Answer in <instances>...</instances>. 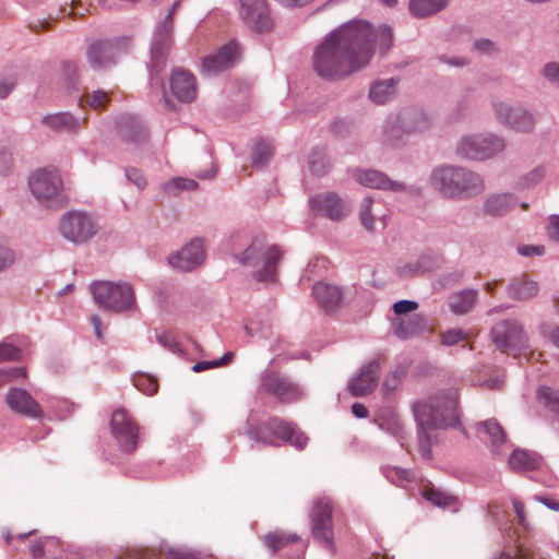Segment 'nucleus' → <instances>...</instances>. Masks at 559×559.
<instances>
[{"label": "nucleus", "instance_id": "1", "mask_svg": "<svg viewBox=\"0 0 559 559\" xmlns=\"http://www.w3.org/2000/svg\"><path fill=\"white\" fill-rule=\"evenodd\" d=\"M393 43L388 24L378 27L365 20H352L329 33L316 47L312 67L321 79L340 81L366 68L376 47L386 53Z\"/></svg>", "mask_w": 559, "mask_h": 559}, {"label": "nucleus", "instance_id": "2", "mask_svg": "<svg viewBox=\"0 0 559 559\" xmlns=\"http://www.w3.org/2000/svg\"><path fill=\"white\" fill-rule=\"evenodd\" d=\"M428 182L442 198L452 201L475 198L486 189L480 174L456 165H441L433 168Z\"/></svg>", "mask_w": 559, "mask_h": 559}, {"label": "nucleus", "instance_id": "3", "mask_svg": "<svg viewBox=\"0 0 559 559\" xmlns=\"http://www.w3.org/2000/svg\"><path fill=\"white\" fill-rule=\"evenodd\" d=\"M418 425V447L421 456L429 460L431 456V438L429 430L442 429L456 423L454 404L452 401H442L438 397L419 401L414 406Z\"/></svg>", "mask_w": 559, "mask_h": 559}, {"label": "nucleus", "instance_id": "4", "mask_svg": "<svg viewBox=\"0 0 559 559\" xmlns=\"http://www.w3.org/2000/svg\"><path fill=\"white\" fill-rule=\"evenodd\" d=\"M174 43V25L159 21L153 31L150 56L151 60L147 66L151 87H156L163 94L165 106L171 108V102L165 94L164 82L158 78L159 73L165 69L169 51Z\"/></svg>", "mask_w": 559, "mask_h": 559}, {"label": "nucleus", "instance_id": "5", "mask_svg": "<svg viewBox=\"0 0 559 559\" xmlns=\"http://www.w3.org/2000/svg\"><path fill=\"white\" fill-rule=\"evenodd\" d=\"M249 438L258 443L265 445H277V441L290 443L292 445L304 449L308 442V437L295 429V427L282 418L271 417L265 421L251 426L247 430Z\"/></svg>", "mask_w": 559, "mask_h": 559}, {"label": "nucleus", "instance_id": "6", "mask_svg": "<svg viewBox=\"0 0 559 559\" xmlns=\"http://www.w3.org/2000/svg\"><path fill=\"white\" fill-rule=\"evenodd\" d=\"M91 290L95 302L100 308L114 312L126 311L134 302V293L128 283L98 281L92 284Z\"/></svg>", "mask_w": 559, "mask_h": 559}, {"label": "nucleus", "instance_id": "7", "mask_svg": "<svg viewBox=\"0 0 559 559\" xmlns=\"http://www.w3.org/2000/svg\"><path fill=\"white\" fill-rule=\"evenodd\" d=\"M506 147L504 140L495 134L463 136L456 145V154L467 160L481 162L492 158Z\"/></svg>", "mask_w": 559, "mask_h": 559}, {"label": "nucleus", "instance_id": "8", "mask_svg": "<svg viewBox=\"0 0 559 559\" xmlns=\"http://www.w3.org/2000/svg\"><path fill=\"white\" fill-rule=\"evenodd\" d=\"M333 511V501L322 496L313 500L309 514L313 538L326 548H333L334 543Z\"/></svg>", "mask_w": 559, "mask_h": 559}, {"label": "nucleus", "instance_id": "9", "mask_svg": "<svg viewBox=\"0 0 559 559\" xmlns=\"http://www.w3.org/2000/svg\"><path fill=\"white\" fill-rule=\"evenodd\" d=\"M59 230L71 242H87L97 233L92 215L83 211H69L60 219Z\"/></svg>", "mask_w": 559, "mask_h": 559}, {"label": "nucleus", "instance_id": "10", "mask_svg": "<svg viewBox=\"0 0 559 559\" xmlns=\"http://www.w3.org/2000/svg\"><path fill=\"white\" fill-rule=\"evenodd\" d=\"M127 44L128 39L121 37L92 41L86 49L90 67L95 71H103L116 66L121 48Z\"/></svg>", "mask_w": 559, "mask_h": 559}, {"label": "nucleus", "instance_id": "11", "mask_svg": "<svg viewBox=\"0 0 559 559\" xmlns=\"http://www.w3.org/2000/svg\"><path fill=\"white\" fill-rule=\"evenodd\" d=\"M280 259L277 247H246L241 253L239 262L247 266L255 269L254 276L259 281L269 280L274 270L275 263Z\"/></svg>", "mask_w": 559, "mask_h": 559}, {"label": "nucleus", "instance_id": "12", "mask_svg": "<svg viewBox=\"0 0 559 559\" xmlns=\"http://www.w3.org/2000/svg\"><path fill=\"white\" fill-rule=\"evenodd\" d=\"M492 108L497 119L508 128L521 132L531 133L536 126V119L532 111L524 107H512L501 100H493Z\"/></svg>", "mask_w": 559, "mask_h": 559}, {"label": "nucleus", "instance_id": "13", "mask_svg": "<svg viewBox=\"0 0 559 559\" xmlns=\"http://www.w3.org/2000/svg\"><path fill=\"white\" fill-rule=\"evenodd\" d=\"M32 194L41 203L50 206L60 198L62 181L57 171L40 169L28 180Z\"/></svg>", "mask_w": 559, "mask_h": 559}, {"label": "nucleus", "instance_id": "14", "mask_svg": "<svg viewBox=\"0 0 559 559\" xmlns=\"http://www.w3.org/2000/svg\"><path fill=\"white\" fill-rule=\"evenodd\" d=\"M492 341L497 348L516 357L526 348L525 337L521 325L516 322L503 321L491 331Z\"/></svg>", "mask_w": 559, "mask_h": 559}, {"label": "nucleus", "instance_id": "15", "mask_svg": "<svg viewBox=\"0 0 559 559\" xmlns=\"http://www.w3.org/2000/svg\"><path fill=\"white\" fill-rule=\"evenodd\" d=\"M310 210L317 216H323L334 222L344 219L352 211L348 200L342 199L334 192L314 194L309 199Z\"/></svg>", "mask_w": 559, "mask_h": 559}, {"label": "nucleus", "instance_id": "16", "mask_svg": "<svg viewBox=\"0 0 559 559\" xmlns=\"http://www.w3.org/2000/svg\"><path fill=\"white\" fill-rule=\"evenodd\" d=\"M262 389L282 403H294L302 399V390L286 377L267 370L261 374Z\"/></svg>", "mask_w": 559, "mask_h": 559}, {"label": "nucleus", "instance_id": "17", "mask_svg": "<svg viewBox=\"0 0 559 559\" xmlns=\"http://www.w3.org/2000/svg\"><path fill=\"white\" fill-rule=\"evenodd\" d=\"M239 15L253 32L265 33L273 27L266 0H240Z\"/></svg>", "mask_w": 559, "mask_h": 559}, {"label": "nucleus", "instance_id": "18", "mask_svg": "<svg viewBox=\"0 0 559 559\" xmlns=\"http://www.w3.org/2000/svg\"><path fill=\"white\" fill-rule=\"evenodd\" d=\"M111 432L126 452H133L138 447L139 428L123 408L116 409L111 415Z\"/></svg>", "mask_w": 559, "mask_h": 559}, {"label": "nucleus", "instance_id": "19", "mask_svg": "<svg viewBox=\"0 0 559 559\" xmlns=\"http://www.w3.org/2000/svg\"><path fill=\"white\" fill-rule=\"evenodd\" d=\"M356 180L370 189H379L392 192H408L419 194L420 189L417 187H407L404 182L390 179L384 173L376 169H359L356 171Z\"/></svg>", "mask_w": 559, "mask_h": 559}, {"label": "nucleus", "instance_id": "20", "mask_svg": "<svg viewBox=\"0 0 559 559\" xmlns=\"http://www.w3.org/2000/svg\"><path fill=\"white\" fill-rule=\"evenodd\" d=\"M237 58V43L231 40L223 45L215 53L204 57L201 70L207 76H215L233 68Z\"/></svg>", "mask_w": 559, "mask_h": 559}, {"label": "nucleus", "instance_id": "21", "mask_svg": "<svg viewBox=\"0 0 559 559\" xmlns=\"http://www.w3.org/2000/svg\"><path fill=\"white\" fill-rule=\"evenodd\" d=\"M173 95L181 103H190L195 98L197 85L194 75L181 68L175 69L169 78Z\"/></svg>", "mask_w": 559, "mask_h": 559}, {"label": "nucleus", "instance_id": "22", "mask_svg": "<svg viewBox=\"0 0 559 559\" xmlns=\"http://www.w3.org/2000/svg\"><path fill=\"white\" fill-rule=\"evenodd\" d=\"M380 371L381 367L378 360L365 365L357 377L350 381L348 385L350 393L355 396L371 393L378 384Z\"/></svg>", "mask_w": 559, "mask_h": 559}, {"label": "nucleus", "instance_id": "23", "mask_svg": "<svg viewBox=\"0 0 559 559\" xmlns=\"http://www.w3.org/2000/svg\"><path fill=\"white\" fill-rule=\"evenodd\" d=\"M86 121V117H76L69 111L45 115L41 123L55 132L76 134Z\"/></svg>", "mask_w": 559, "mask_h": 559}, {"label": "nucleus", "instance_id": "24", "mask_svg": "<svg viewBox=\"0 0 559 559\" xmlns=\"http://www.w3.org/2000/svg\"><path fill=\"white\" fill-rule=\"evenodd\" d=\"M5 400L9 407L17 414L32 418H40L43 416L40 405L25 390L11 389Z\"/></svg>", "mask_w": 559, "mask_h": 559}, {"label": "nucleus", "instance_id": "25", "mask_svg": "<svg viewBox=\"0 0 559 559\" xmlns=\"http://www.w3.org/2000/svg\"><path fill=\"white\" fill-rule=\"evenodd\" d=\"M119 136L129 144L140 145L147 139L146 130L139 117L121 115L116 121Z\"/></svg>", "mask_w": 559, "mask_h": 559}, {"label": "nucleus", "instance_id": "26", "mask_svg": "<svg viewBox=\"0 0 559 559\" xmlns=\"http://www.w3.org/2000/svg\"><path fill=\"white\" fill-rule=\"evenodd\" d=\"M397 116L406 134L425 132L432 124L431 118L419 107H406Z\"/></svg>", "mask_w": 559, "mask_h": 559}, {"label": "nucleus", "instance_id": "27", "mask_svg": "<svg viewBox=\"0 0 559 559\" xmlns=\"http://www.w3.org/2000/svg\"><path fill=\"white\" fill-rule=\"evenodd\" d=\"M205 260L203 247H181L168 258L169 263L179 271H191Z\"/></svg>", "mask_w": 559, "mask_h": 559}, {"label": "nucleus", "instance_id": "28", "mask_svg": "<svg viewBox=\"0 0 559 559\" xmlns=\"http://www.w3.org/2000/svg\"><path fill=\"white\" fill-rule=\"evenodd\" d=\"M516 205L518 198L513 193H492L485 199L483 212L488 216L501 217L510 213Z\"/></svg>", "mask_w": 559, "mask_h": 559}, {"label": "nucleus", "instance_id": "29", "mask_svg": "<svg viewBox=\"0 0 559 559\" xmlns=\"http://www.w3.org/2000/svg\"><path fill=\"white\" fill-rule=\"evenodd\" d=\"M430 330L429 322L421 314H414L407 319H397L393 322L394 334L406 340Z\"/></svg>", "mask_w": 559, "mask_h": 559}, {"label": "nucleus", "instance_id": "30", "mask_svg": "<svg viewBox=\"0 0 559 559\" xmlns=\"http://www.w3.org/2000/svg\"><path fill=\"white\" fill-rule=\"evenodd\" d=\"M397 84L399 81L393 78L377 81L369 90V98L377 105H383L394 98Z\"/></svg>", "mask_w": 559, "mask_h": 559}, {"label": "nucleus", "instance_id": "31", "mask_svg": "<svg viewBox=\"0 0 559 559\" xmlns=\"http://www.w3.org/2000/svg\"><path fill=\"white\" fill-rule=\"evenodd\" d=\"M539 464L540 457L525 450H514L509 459V465L515 472L534 471Z\"/></svg>", "mask_w": 559, "mask_h": 559}, {"label": "nucleus", "instance_id": "32", "mask_svg": "<svg viewBox=\"0 0 559 559\" xmlns=\"http://www.w3.org/2000/svg\"><path fill=\"white\" fill-rule=\"evenodd\" d=\"M313 295L324 309L334 308L341 300V290L337 286L326 283H317L313 286Z\"/></svg>", "mask_w": 559, "mask_h": 559}, {"label": "nucleus", "instance_id": "33", "mask_svg": "<svg viewBox=\"0 0 559 559\" xmlns=\"http://www.w3.org/2000/svg\"><path fill=\"white\" fill-rule=\"evenodd\" d=\"M449 0H409L408 9L413 16L428 17L443 10Z\"/></svg>", "mask_w": 559, "mask_h": 559}, {"label": "nucleus", "instance_id": "34", "mask_svg": "<svg viewBox=\"0 0 559 559\" xmlns=\"http://www.w3.org/2000/svg\"><path fill=\"white\" fill-rule=\"evenodd\" d=\"M406 131L402 128L399 116L389 117L382 127L383 142L388 145L395 146L403 141Z\"/></svg>", "mask_w": 559, "mask_h": 559}, {"label": "nucleus", "instance_id": "35", "mask_svg": "<svg viewBox=\"0 0 559 559\" xmlns=\"http://www.w3.org/2000/svg\"><path fill=\"white\" fill-rule=\"evenodd\" d=\"M477 292L466 289L451 297L450 307L455 314H464L474 306Z\"/></svg>", "mask_w": 559, "mask_h": 559}, {"label": "nucleus", "instance_id": "36", "mask_svg": "<svg viewBox=\"0 0 559 559\" xmlns=\"http://www.w3.org/2000/svg\"><path fill=\"white\" fill-rule=\"evenodd\" d=\"M538 292L537 283L528 280H514L509 288V293L516 299H528Z\"/></svg>", "mask_w": 559, "mask_h": 559}, {"label": "nucleus", "instance_id": "37", "mask_svg": "<svg viewBox=\"0 0 559 559\" xmlns=\"http://www.w3.org/2000/svg\"><path fill=\"white\" fill-rule=\"evenodd\" d=\"M310 171L317 176H324L330 168V162L324 148H316L313 150L308 159Z\"/></svg>", "mask_w": 559, "mask_h": 559}, {"label": "nucleus", "instance_id": "38", "mask_svg": "<svg viewBox=\"0 0 559 559\" xmlns=\"http://www.w3.org/2000/svg\"><path fill=\"white\" fill-rule=\"evenodd\" d=\"M199 187L193 179L177 177L162 185L164 192L177 195L181 191H193Z\"/></svg>", "mask_w": 559, "mask_h": 559}, {"label": "nucleus", "instance_id": "39", "mask_svg": "<svg viewBox=\"0 0 559 559\" xmlns=\"http://www.w3.org/2000/svg\"><path fill=\"white\" fill-rule=\"evenodd\" d=\"M423 496L432 504L441 508L451 507L455 502V498L432 486H425Z\"/></svg>", "mask_w": 559, "mask_h": 559}, {"label": "nucleus", "instance_id": "40", "mask_svg": "<svg viewBox=\"0 0 559 559\" xmlns=\"http://www.w3.org/2000/svg\"><path fill=\"white\" fill-rule=\"evenodd\" d=\"M478 432L486 435L495 447L502 443L506 439L502 427L495 419H488L481 423L479 425Z\"/></svg>", "mask_w": 559, "mask_h": 559}, {"label": "nucleus", "instance_id": "41", "mask_svg": "<svg viewBox=\"0 0 559 559\" xmlns=\"http://www.w3.org/2000/svg\"><path fill=\"white\" fill-rule=\"evenodd\" d=\"M271 156L272 147L267 142L260 140L252 146L251 159L254 167H264L270 160Z\"/></svg>", "mask_w": 559, "mask_h": 559}, {"label": "nucleus", "instance_id": "42", "mask_svg": "<svg viewBox=\"0 0 559 559\" xmlns=\"http://www.w3.org/2000/svg\"><path fill=\"white\" fill-rule=\"evenodd\" d=\"M406 369L402 366H397L393 370H391L383 380L381 389L382 393L384 395L393 393L402 383V380L404 379Z\"/></svg>", "mask_w": 559, "mask_h": 559}, {"label": "nucleus", "instance_id": "43", "mask_svg": "<svg viewBox=\"0 0 559 559\" xmlns=\"http://www.w3.org/2000/svg\"><path fill=\"white\" fill-rule=\"evenodd\" d=\"M372 204H373L372 197L367 195L362 199V202L360 204V210H359V219H360L362 226L365 227V229L368 231L374 230L376 219H374L373 215L371 214Z\"/></svg>", "mask_w": 559, "mask_h": 559}, {"label": "nucleus", "instance_id": "44", "mask_svg": "<svg viewBox=\"0 0 559 559\" xmlns=\"http://www.w3.org/2000/svg\"><path fill=\"white\" fill-rule=\"evenodd\" d=\"M134 386L146 395H154L158 390L157 380L148 374H138L133 378Z\"/></svg>", "mask_w": 559, "mask_h": 559}, {"label": "nucleus", "instance_id": "45", "mask_svg": "<svg viewBox=\"0 0 559 559\" xmlns=\"http://www.w3.org/2000/svg\"><path fill=\"white\" fill-rule=\"evenodd\" d=\"M546 175L545 166H537L526 175H524L520 180V186L522 188H531L539 183Z\"/></svg>", "mask_w": 559, "mask_h": 559}, {"label": "nucleus", "instance_id": "46", "mask_svg": "<svg viewBox=\"0 0 559 559\" xmlns=\"http://www.w3.org/2000/svg\"><path fill=\"white\" fill-rule=\"evenodd\" d=\"M473 50L485 56H493L499 52L497 44L488 38L475 39Z\"/></svg>", "mask_w": 559, "mask_h": 559}, {"label": "nucleus", "instance_id": "47", "mask_svg": "<svg viewBox=\"0 0 559 559\" xmlns=\"http://www.w3.org/2000/svg\"><path fill=\"white\" fill-rule=\"evenodd\" d=\"M124 175L127 180L134 185L139 190H144L147 186V180L142 170L135 167H126Z\"/></svg>", "mask_w": 559, "mask_h": 559}, {"label": "nucleus", "instance_id": "48", "mask_svg": "<svg viewBox=\"0 0 559 559\" xmlns=\"http://www.w3.org/2000/svg\"><path fill=\"white\" fill-rule=\"evenodd\" d=\"M109 100V95L103 90H96L86 96V104L95 109H103Z\"/></svg>", "mask_w": 559, "mask_h": 559}, {"label": "nucleus", "instance_id": "49", "mask_svg": "<svg viewBox=\"0 0 559 559\" xmlns=\"http://www.w3.org/2000/svg\"><path fill=\"white\" fill-rule=\"evenodd\" d=\"M294 540L295 538L293 536H286L283 534L267 535L265 537V544L270 549H272L273 552Z\"/></svg>", "mask_w": 559, "mask_h": 559}, {"label": "nucleus", "instance_id": "50", "mask_svg": "<svg viewBox=\"0 0 559 559\" xmlns=\"http://www.w3.org/2000/svg\"><path fill=\"white\" fill-rule=\"evenodd\" d=\"M467 337V334L459 329H453L444 332L442 334V344L445 346H452L457 344L461 341H464Z\"/></svg>", "mask_w": 559, "mask_h": 559}, {"label": "nucleus", "instance_id": "51", "mask_svg": "<svg viewBox=\"0 0 559 559\" xmlns=\"http://www.w3.org/2000/svg\"><path fill=\"white\" fill-rule=\"evenodd\" d=\"M439 266V260L432 257H423L420 260L416 262L414 265V272L425 273L433 271Z\"/></svg>", "mask_w": 559, "mask_h": 559}, {"label": "nucleus", "instance_id": "52", "mask_svg": "<svg viewBox=\"0 0 559 559\" xmlns=\"http://www.w3.org/2000/svg\"><path fill=\"white\" fill-rule=\"evenodd\" d=\"M21 358V350L7 343L0 344V362L7 360H19Z\"/></svg>", "mask_w": 559, "mask_h": 559}, {"label": "nucleus", "instance_id": "53", "mask_svg": "<svg viewBox=\"0 0 559 559\" xmlns=\"http://www.w3.org/2000/svg\"><path fill=\"white\" fill-rule=\"evenodd\" d=\"M386 477L390 478L392 481H411L414 479V475L412 472L399 467L388 468Z\"/></svg>", "mask_w": 559, "mask_h": 559}, {"label": "nucleus", "instance_id": "54", "mask_svg": "<svg viewBox=\"0 0 559 559\" xmlns=\"http://www.w3.org/2000/svg\"><path fill=\"white\" fill-rule=\"evenodd\" d=\"M542 74L552 84L559 85V62H549L544 66Z\"/></svg>", "mask_w": 559, "mask_h": 559}, {"label": "nucleus", "instance_id": "55", "mask_svg": "<svg viewBox=\"0 0 559 559\" xmlns=\"http://www.w3.org/2000/svg\"><path fill=\"white\" fill-rule=\"evenodd\" d=\"M488 513L499 524L507 522L508 514L497 502H491L488 504Z\"/></svg>", "mask_w": 559, "mask_h": 559}, {"label": "nucleus", "instance_id": "56", "mask_svg": "<svg viewBox=\"0 0 559 559\" xmlns=\"http://www.w3.org/2000/svg\"><path fill=\"white\" fill-rule=\"evenodd\" d=\"M417 308L418 304L412 300H400L393 305V311L399 316L415 311Z\"/></svg>", "mask_w": 559, "mask_h": 559}, {"label": "nucleus", "instance_id": "57", "mask_svg": "<svg viewBox=\"0 0 559 559\" xmlns=\"http://www.w3.org/2000/svg\"><path fill=\"white\" fill-rule=\"evenodd\" d=\"M62 75L69 82L73 84L78 78V66L75 62L67 61L62 66Z\"/></svg>", "mask_w": 559, "mask_h": 559}, {"label": "nucleus", "instance_id": "58", "mask_svg": "<svg viewBox=\"0 0 559 559\" xmlns=\"http://www.w3.org/2000/svg\"><path fill=\"white\" fill-rule=\"evenodd\" d=\"M349 124L344 119H337L330 126L331 132L338 138H343L348 133Z\"/></svg>", "mask_w": 559, "mask_h": 559}, {"label": "nucleus", "instance_id": "59", "mask_svg": "<svg viewBox=\"0 0 559 559\" xmlns=\"http://www.w3.org/2000/svg\"><path fill=\"white\" fill-rule=\"evenodd\" d=\"M328 264H329V262L326 259L316 258L308 264V266L306 269V274L310 275V274L320 273L321 271L328 269Z\"/></svg>", "mask_w": 559, "mask_h": 559}, {"label": "nucleus", "instance_id": "60", "mask_svg": "<svg viewBox=\"0 0 559 559\" xmlns=\"http://www.w3.org/2000/svg\"><path fill=\"white\" fill-rule=\"evenodd\" d=\"M548 235L551 240L559 242V215L549 216Z\"/></svg>", "mask_w": 559, "mask_h": 559}, {"label": "nucleus", "instance_id": "61", "mask_svg": "<svg viewBox=\"0 0 559 559\" xmlns=\"http://www.w3.org/2000/svg\"><path fill=\"white\" fill-rule=\"evenodd\" d=\"M13 166V156L12 153L8 150H2L0 152V173H8Z\"/></svg>", "mask_w": 559, "mask_h": 559}, {"label": "nucleus", "instance_id": "62", "mask_svg": "<svg viewBox=\"0 0 559 559\" xmlns=\"http://www.w3.org/2000/svg\"><path fill=\"white\" fill-rule=\"evenodd\" d=\"M2 372L5 373V382L13 381L19 378H25L26 377V370L22 367H13L9 369H2Z\"/></svg>", "mask_w": 559, "mask_h": 559}, {"label": "nucleus", "instance_id": "63", "mask_svg": "<svg viewBox=\"0 0 559 559\" xmlns=\"http://www.w3.org/2000/svg\"><path fill=\"white\" fill-rule=\"evenodd\" d=\"M542 393L548 400L552 409L559 414V392L547 388L543 389Z\"/></svg>", "mask_w": 559, "mask_h": 559}, {"label": "nucleus", "instance_id": "64", "mask_svg": "<svg viewBox=\"0 0 559 559\" xmlns=\"http://www.w3.org/2000/svg\"><path fill=\"white\" fill-rule=\"evenodd\" d=\"M438 59L442 63H445V64H449L452 67H459V68L465 67L469 63L468 59H466V58H457V57L450 58L445 55L439 56Z\"/></svg>", "mask_w": 559, "mask_h": 559}]
</instances>
